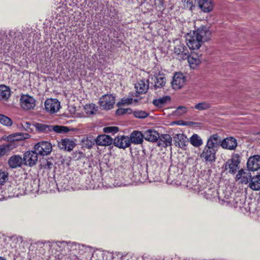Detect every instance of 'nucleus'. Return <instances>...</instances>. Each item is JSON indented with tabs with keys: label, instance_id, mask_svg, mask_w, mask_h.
Wrapping results in <instances>:
<instances>
[{
	"label": "nucleus",
	"instance_id": "nucleus-1",
	"mask_svg": "<svg viewBox=\"0 0 260 260\" xmlns=\"http://www.w3.org/2000/svg\"><path fill=\"white\" fill-rule=\"evenodd\" d=\"M35 126L39 132L47 133L54 132L57 133H66L69 132V127L61 125H50L40 123H36Z\"/></svg>",
	"mask_w": 260,
	"mask_h": 260
},
{
	"label": "nucleus",
	"instance_id": "nucleus-2",
	"mask_svg": "<svg viewBox=\"0 0 260 260\" xmlns=\"http://www.w3.org/2000/svg\"><path fill=\"white\" fill-rule=\"evenodd\" d=\"M34 149L38 154L45 156L50 153L52 150V146L48 141H41L35 145Z\"/></svg>",
	"mask_w": 260,
	"mask_h": 260
},
{
	"label": "nucleus",
	"instance_id": "nucleus-3",
	"mask_svg": "<svg viewBox=\"0 0 260 260\" xmlns=\"http://www.w3.org/2000/svg\"><path fill=\"white\" fill-rule=\"evenodd\" d=\"M186 40L188 47L192 50L199 49L203 43L193 31H190L187 34Z\"/></svg>",
	"mask_w": 260,
	"mask_h": 260
},
{
	"label": "nucleus",
	"instance_id": "nucleus-4",
	"mask_svg": "<svg viewBox=\"0 0 260 260\" xmlns=\"http://www.w3.org/2000/svg\"><path fill=\"white\" fill-rule=\"evenodd\" d=\"M115 101V97L111 94H105L100 98L99 103L103 109L109 110L113 108Z\"/></svg>",
	"mask_w": 260,
	"mask_h": 260
},
{
	"label": "nucleus",
	"instance_id": "nucleus-5",
	"mask_svg": "<svg viewBox=\"0 0 260 260\" xmlns=\"http://www.w3.org/2000/svg\"><path fill=\"white\" fill-rule=\"evenodd\" d=\"M113 144L115 147L124 150L131 146L129 137L125 135H118L113 139Z\"/></svg>",
	"mask_w": 260,
	"mask_h": 260
},
{
	"label": "nucleus",
	"instance_id": "nucleus-6",
	"mask_svg": "<svg viewBox=\"0 0 260 260\" xmlns=\"http://www.w3.org/2000/svg\"><path fill=\"white\" fill-rule=\"evenodd\" d=\"M21 107L24 110L33 109L36 106V101L34 98L28 95H23L20 99Z\"/></svg>",
	"mask_w": 260,
	"mask_h": 260
},
{
	"label": "nucleus",
	"instance_id": "nucleus-7",
	"mask_svg": "<svg viewBox=\"0 0 260 260\" xmlns=\"http://www.w3.org/2000/svg\"><path fill=\"white\" fill-rule=\"evenodd\" d=\"M38 154L35 151H28L24 154L23 161L25 165L32 166L36 164L38 157Z\"/></svg>",
	"mask_w": 260,
	"mask_h": 260
},
{
	"label": "nucleus",
	"instance_id": "nucleus-8",
	"mask_svg": "<svg viewBox=\"0 0 260 260\" xmlns=\"http://www.w3.org/2000/svg\"><path fill=\"white\" fill-rule=\"evenodd\" d=\"M174 53L176 54V58L181 60H185L187 58L188 51L186 47L183 44L180 43L175 46Z\"/></svg>",
	"mask_w": 260,
	"mask_h": 260
},
{
	"label": "nucleus",
	"instance_id": "nucleus-9",
	"mask_svg": "<svg viewBox=\"0 0 260 260\" xmlns=\"http://www.w3.org/2000/svg\"><path fill=\"white\" fill-rule=\"evenodd\" d=\"M217 149L205 146L201 157L203 158L207 161H213L215 159V155Z\"/></svg>",
	"mask_w": 260,
	"mask_h": 260
},
{
	"label": "nucleus",
	"instance_id": "nucleus-10",
	"mask_svg": "<svg viewBox=\"0 0 260 260\" xmlns=\"http://www.w3.org/2000/svg\"><path fill=\"white\" fill-rule=\"evenodd\" d=\"M45 109L47 111L54 113L60 108V102L56 99H47L45 102Z\"/></svg>",
	"mask_w": 260,
	"mask_h": 260
},
{
	"label": "nucleus",
	"instance_id": "nucleus-11",
	"mask_svg": "<svg viewBox=\"0 0 260 260\" xmlns=\"http://www.w3.org/2000/svg\"><path fill=\"white\" fill-rule=\"evenodd\" d=\"M197 36L200 41L204 43L208 41L210 37L211 32L205 26H201L196 30L192 31Z\"/></svg>",
	"mask_w": 260,
	"mask_h": 260
},
{
	"label": "nucleus",
	"instance_id": "nucleus-12",
	"mask_svg": "<svg viewBox=\"0 0 260 260\" xmlns=\"http://www.w3.org/2000/svg\"><path fill=\"white\" fill-rule=\"evenodd\" d=\"M251 178V173L248 170L241 169L236 175V180H240L242 183L247 184Z\"/></svg>",
	"mask_w": 260,
	"mask_h": 260
},
{
	"label": "nucleus",
	"instance_id": "nucleus-13",
	"mask_svg": "<svg viewBox=\"0 0 260 260\" xmlns=\"http://www.w3.org/2000/svg\"><path fill=\"white\" fill-rule=\"evenodd\" d=\"M143 140L144 134L139 131H134L129 137L130 145L132 143L135 145L141 144L143 142Z\"/></svg>",
	"mask_w": 260,
	"mask_h": 260
},
{
	"label": "nucleus",
	"instance_id": "nucleus-14",
	"mask_svg": "<svg viewBox=\"0 0 260 260\" xmlns=\"http://www.w3.org/2000/svg\"><path fill=\"white\" fill-rule=\"evenodd\" d=\"M247 166L248 170L254 171L260 168V156L254 155L250 157L247 162Z\"/></svg>",
	"mask_w": 260,
	"mask_h": 260
},
{
	"label": "nucleus",
	"instance_id": "nucleus-15",
	"mask_svg": "<svg viewBox=\"0 0 260 260\" xmlns=\"http://www.w3.org/2000/svg\"><path fill=\"white\" fill-rule=\"evenodd\" d=\"M185 83V77L182 73H176L173 77L172 85L174 89L181 88Z\"/></svg>",
	"mask_w": 260,
	"mask_h": 260
},
{
	"label": "nucleus",
	"instance_id": "nucleus-16",
	"mask_svg": "<svg viewBox=\"0 0 260 260\" xmlns=\"http://www.w3.org/2000/svg\"><path fill=\"white\" fill-rule=\"evenodd\" d=\"M221 146L223 149L235 150L237 146V140L233 137L224 139L221 142Z\"/></svg>",
	"mask_w": 260,
	"mask_h": 260
},
{
	"label": "nucleus",
	"instance_id": "nucleus-17",
	"mask_svg": "<svg viewBox=\"0 0 260 260\" xmlns=\"http://www.w3.org/2000/svg\"><path fill=\"white\" fill-rule=\"evenodd\" d=\"M58 145L60 149L71 151L75 146V143L70 139H64L58 142Z\"/></svg>",
	"mask_w": 260,
	"mask_h": 260
},
{
	"label": "nucleus",
	"instance_id": "nucleus-18",
	"mask_svg": "<svg viewBox=\"0 0 260 260\" xmlns=\"http://www.w3.org/2000/svg\"><path fill=\"white\" fill-rule=\"evenodd\" d=\"M221 142L219 136L217 134H213L208 138L206 145L217 149Z\"/></svg>",
	"mask_w": 260,
	"mask_h": 260
},
{
	"label": "nucleus",
	"instance_id": "nucleus-19",
	"mask_svg": "<svg viewBox=\"0 0 260 260\" xmlns=\"http://www.w3.org/2000/svg\"><path fill=\"white\" fill-rule=\"evenodd\" d=\"M144 139L146 141L154 142L158 140L159 135L158 132L153 129H148L144 133Z\"/></svg>",
	"mask_w": 260,
	"mask_h": 260
},
{
	"label": "nucleus",
	"instance_id": "nucleus-20",
	"mask_svg": "<svg viewBox=\"0 0 260 260\" xmlns=\"http://www.w3.org/2000/svg\"><path fill=\"white\" fill-rule=\"evenodd\" d=\"M173 139L176 146L181 148H184L186 146V143L187 142V137L184 134H176L173 137Z\"/></svg>",
	"mask_w": 260,
	"mask_h": 260
},
{
	"label": "nucleus",
	"instance_id": "nucleus-21",
	"mask_svg": "<svg viewBox=\"0 0 260 260\" xmlns=\"http://www.w3.org/2000/svg\"><path fill=\"white\" fill-rule=\"evenodd\" d=\"M198 4L200 8L204 12H209L213 8L212 0H199Z\"/></svg>",
	"mask_w": 260,
	"mask_h": 260
},
{
	"label": "nucleus",
	"instance_id": "nucleus-22",
	"mask_svg": "<svg viewBox=\"0 0 260 260\" xmlns=\"http://www.w3.org/2000/svg\"><path fill=\"white\" fill-rule=\"evenodd\" d=\"M146 83L144 80H140L135 85V88L136 89L137 92L140 94L145 93L147 92L149 87V82L148 80L146 81Z\"/></svg>",
	"mask_w": 260,
	"mask_h": 260
},
{
	"label": "nucleus",
	"instance_id": "nucleus-23",
	"mask_svg": "<svg viewBox=\"0 0 260 260\" xmlns=\"http://www.w3.org/2000/svg\"><path fill=\"white\" fill-rule=\"evenodd\" d=\"M186 59H187L188 63L192 68H194L200 63L201 60L197 54L191 53L189 54L188 53Z\"/></svg>",
	"mask_w": 260,
	"mask_h": 260
},
{
	"label": "nucleus",
	"instance_id": "nucleus-24",
	"mask_svg": "<svg viewBox=\"0 0 260 260\" xmlns=\"http://www.w3.org/2000/svg\"><path fill=\"white\" fill-rule=\"evenodd\" d=\"M22 161L23 160L20 156L14 155L9 158L8 163L11 168H16L21 165Z\"/></svg>",
	"mask_w": 260,
	"mask_h": 260
},
{
	"label": "nucleus",
	"instance_id": "nucleus-25",
	"mask_svg": "<svg viewBox=\"0 0 260 260\" xmlns=\"http://www.w3.org/2000/svg\"><path fill=\"white\" fill-rule=\"evenodd\" d=\"M113 139L106 135H99V145L109 146L113 144Z\"/></svg>",
	"mask_w": 260,
	"mask_h": 260
},
{
	"label": "nucleus",
	"instance_id": "nucleus-26",
	"mask_svg": "<svg viewBox=\"0 0 260 260\" xmlns=\"http://www.w3.org/2000/svg\"><path fill=\"white\" fill-rule=\"evenodd\" d=\"M11 95L10 88L5 85H0V100H7Z\"/></svg>",
	"mask_w": 260,
	"mask_h": 260
},
{
	"label": "nucleus",
	"instance_id": "nucleus-27",
	"mask_svg": "<svg viewBox=\"0 0 260 260\" xmlns=\"http://www.w3.org/2000/svg\"><path fill=\"white\" fill-rule=\"evenodd\" d=\"M249 187L254 190L260 189V175H256L253 177H251Z\"/></svg>",
	"mask_w": 260,
	"mask_h": 260
},
{
	"label": "nucleus",
	"instance_id": "nucleus-28",
	"mask_svg": "<svg viewBox=\"0 0 260 260\" xmlns=\"http://www.w3.org/2000/svg\"><path fill=\"white\" fill-rule=\"evenodd\" d=\"M171 101V98L168 96H165L158 99H155L153 101V105L157 107H161L167 102Z\"/></svg>",
	"mask_w": 260,
	"mask_h": 260
},
{
	"label": "nucleus",
	"instance_id": "nucleus-29",
	"mask_svg": "<svg viewBox=\"0 0 260 260\" xmlns=\"http://www.w3.org/2000/svg\"><path fill=\"white\" fill-rule=\"evenodd\" d=\"M158 138H159V140L157 145L159 146L161 145L160 141L164 143L166 147L170 146L172 144V138L169 134L161 135Z\"/></svg>",
	"mask_w": 260,
	"mask_h": 260
},
{
	"label": "nucleus",
	"instance_id": "nucleus-30",
	"mask_svg": "<svg viewBox=\"0 0 260 260\" xmlns=\"http://www.w3.org/2000/svg\"><path fill=\"white\" fill-rule=\"evenodd\" d=\"M14 147V144L12 142L8 143L5 145H1L0 157L6 154L7 152L12 150Z\"/></svg>",
	"mask_w": 260,
	"mask_h": 260
},
{
	"label": "nucleus",
	"instance_id": "nucleus-31",
	"mask_svg": "<svg viewBox=\"0 0 260 260\" xmlns=\"http://www.w3.org/2000/svg\"><path fill=\"white\" fill-rule=\"evenodd\" d=\"M190 142L192 145L196 147H199L203 144L202 140L197 134H193L190 137Z\"/></svg>",
	"mask_w": 260,
	"mask_h": 260
},
{
	"label": "nucleus",
	"instance_id": "nucleus-32",
	"mask_svg": "<svg viewBox=\"0 0 260 260\" xmlns=\"http://www.w3.org/2000/svg\"><path fill=\"white\" fill-rule=\"evenodd\" d=\"M211 107V104L207 102L199 103L194 106V109L198 110L199 111L207 110Z\"/></svg>",
	"mask_w": 260,
	"mask_h": 260
},
{
	"label": "nucleus",
	"instance_id": "nucleus-33",
	"mask_svg": "<svg viewBox=\"0 0 260 260\" xmlns=\"http://www.w3.org/2000/svg\"><path fill=\"white\" fill-rule=\"evenodd\" d=\"M84 111L88 116H90L96 114V109L94 104H87L84 106Z\"/></svg>",
	"mask_w": 260,
	"mask_h": 260
},
{
	"label": "nucleus",
	"instance_id": "nucleus-34",
	"mask_svg": "<svg viewBox=\"0 0 260 260\" xmlns=\"http://www.w3.org/2000/svg\"><path fill=\"white\" fill-rule=\"evenodd\" d=\"M84 144L88 148H91L95 144H98V137L94 138L92 136L87 137L84 141Z\"/></svg>",
	"mask_w": 260,
	"mask_h": 260
},
{
	"label": "nucleus",
	"instance_id": "nucleus-35",
	"mask_svg": "<svg viewBox=\"0 0 260 260\" xmlns=\"http://www.w3.org/2000/svg\"><path fill=\"white\" fill-rule=\"evenodd\" d=\"M166 83L165 78L161 76L155 77L154 87L155 88H161L163 87Z\"/></svg>",
	"mask_w": 260,
	"mask_h": 260
},
{
	"label": "nucleus",
	"instance_id": "nucleus-36",
	"mask_svg": "<svg viewBox=\"0 0 260 260\" xmlns=\"http://www.w3.org/2000/svg\"><path fill=\"white\" fill-rule=\"evenodd\" d=\"M0 123L6 126H10L12 124V121L8 117L0 114Z\"/></svg>",
	"mask_w": 260,
	"mask_h": 260
},
{
	"label": "nucleus",
	"instance_id": "nucleus-37",
	"mask_svg": "<svg viewBox=\"0 0 260 260\" xmlns=\"http://www.w3.org/2000/svg\"><path fill=\"white\" fill-rule=\"evenodd\" d=\"M133 112L131 108H119L116 111V114L118 116L123 115L126 114H130Z\"/></svg>",
	"mask_w": 260,
	"mask_h": 260
},
{
	"label": "nucleus",
	"instance_id": "nucleus-38",
	"mask_svg": "<svg viewBox=\"0 0 260 260\" xmlns=\"http://www.w3.org/2000/svg\"><path fill=\"white\" fill-rule=\"evenodd\" d=\"M135 117L138 118H145L148 116V114L145 111L137 110L134 112Z\"/></svg>",
	"mask_w": 260,
	"mask_h": 260
},
{
	"label": "nucleus",
	"instance_id": "nucleus-39",
	"mask_svg": "<svg viewBox=\"0 0 260 260\" xmlns=\"http://www.w3.org/2000/svg\"><path fill=\"white\" fill-rule=\"evenodd\" d=\"M119 131V128L117 126H107L103 128V132L105 133H112L114 134Z\"/></svg>",
	"mask_w": 260,
	"mask_h": 260
},
{
	"label": "nucleus",
	"instance_id": "nucleus-40",
	"mask_svg": "<svg viewBox=\"0 0 260 260\" xmlns=\"http://www.w3.org/2000/svg\"><path fill=\"white\" fill-rule=\"evenodd\" d=\"M8 179V173L0 170V185L3 184Z\"/></svg>",
	"mask_w": 260,
	"mask_h": 260
},
{
	"label": "nucleus",
	"instance_id": "nucleus-41",
	"mask_svg": "<svg viewBox=\"0 0 260 260\" xmlns=\"http://www.w3.org/2000/svg\"><path fill=\"white\" fill-rule=\"evenodd\" d=\"M228 163H229V172L230 173H235L238 168V165L235 164V163H234L231 161H229L228 162H226V164Z\"/></svg>",
	"mask_w": 260,
	"mask_h": 260
},
{
	"label": "nucleus",
	"instance_id": "nucleus-42",
	"mask_svg": "<svg viewBox=\"0 0 260 260\" xmlns=\"http://www.w3.org/2000/svg\"><path fill=\"white\" fill-rule=\"evenodd\" d=\"M154 5L156 6L158 11H162L165 8V3L164 0H155Z\"/></svg>",
	"mask_w": 260,
	"mask_h": 260
},
{
	"label": "nucleus",
	"instance_id": "nucleus-43",
	"mask_svg": "<svg viewBox=\"0 0 260 260\" xmlns=\"http://www.w3.org/2000/svg\"><path fill=\"white\" fill-rule=\"evenodd\" d=\"M133 101V98H127L125 99H122V100L120 102H118L117 104V105L118 107H120L121 105L131 104L132 103Z\"/></svg>",
	"mask_w": 260,
	"mask_h": 260
},
{
	"label": "nucleus",
	"instance_id": "nucleus-44",
	"mask_svg": "<svg viewBox=\"0 0 260 260\" xmlns=\"http://www.w3.org/2000/svg\"><path fill=\"white\" fill-rule=\"evenodd\" d=\"M53 162L51 158H48L43 163V167L45 169L50 170L53 167Z\"/></svg>",
	"mask_w": 260,
	"mask_h": 260
},
{
	"label": "nucleus",
	"instance_id": "nucleus-45",
	"mask_svg": "<svg viewBox=\"0 0 260 260\" xmlns=\"http://www.w3.org/2000/svg\"><path fill=\"white\" fill-rule=\"evenodd\" d=\"M230 161L239 165L240 162L239 154L237 153L233 154Z\"/></svg>",
	"mask_w": 260,
	"mask_h": 260
},
{
	"label": "nucleus",
	"instance_id": "nucleus-46",
	"mask_svg": "<svg viewBox=\"0 0 260 260\" xmlns=\"http://www.w3.org/2000/svg\"><path fill=\"white\" fill-rule=\"evenodd\" d=\"M187 112V108L184 106H179L178 107L176 110V113L177 115H182Z\"/></svg>",
	"mask_w": 260,
	"mask_h": 260
},
{
	"label": "nucleus",
	"instance_id": "nucleus-47",
	"mask_svg": "<svg viewBox=\"0 0 260 260\" xmlns=\"http://www.w3.org/2000/svg\"><path fill=\"white\" fill-rule=\"evenodd\" d=\"M16 136L19 137L17 138H16V140H23L28 138L29 135L27 134H23V133H18L16 134Z\"/></svg>",
	"mask_w": 260,
	"mask_h": 260
},
{
	"label": "nucleus",
	"instance_id": "nucleus-48",
	"mask_svg": "<svg viewBox=\"0 0 260 260\" xmlns=\"http://www.w3.org/2000/svg\"><path fill=\"white\" fill-rule=\"evenodd\" d=\"M194 0H187L186 2V6L189 8L190 9H192V8L194 7Z\"/></svg>",
	"mask_w": 260,
	"mask_h": 260
},
{
	"label": "nucleus",
	"instance_id": "nucleus-49",
	"mask_svg": "<svg viewBox=\"0 0 260 260\" xmlns=\"http://www.w3.org/2000/svg\"><path fill=\"white\" fill-rule=\"evenodd\" d=\"M22 126L25 130L27 131H28L29 129H31V128H30V124L28 122H24V123L22 124Z\"/></svg>",
	"mask_w": 260,
	"mask_h": 260
},
{
	"label": "nucleus",
	"instance_id": "nucleus-50",
	"mask_svg": "<svg viewBox=\"0 0 260 260\" xmlns=\"http://www.w3.org/2000/svg\"><path fill=\"white\" fill-rule=\"evenodd\" d=\"M0 260H6V259L2 257H0Z\"/></svg>",
	"mask_w": 260,
	"mask_h": 260
},
{
	"label": "nucleus",
	"instance_id": "nucleus-51",
	"mask_svg": "<svg viewBox=\"0 0 260 260\" xmlns=\"http://www.w3.org/2000/svg\"><path fill=\"white\" fill-rule=\"evenodd\" d=\"M134 101L135 102H137L138 101V99H135V100H134Z\"/></svg>",
	"mask_w": 260,
	"mask_h": 260
}]
</instances>
